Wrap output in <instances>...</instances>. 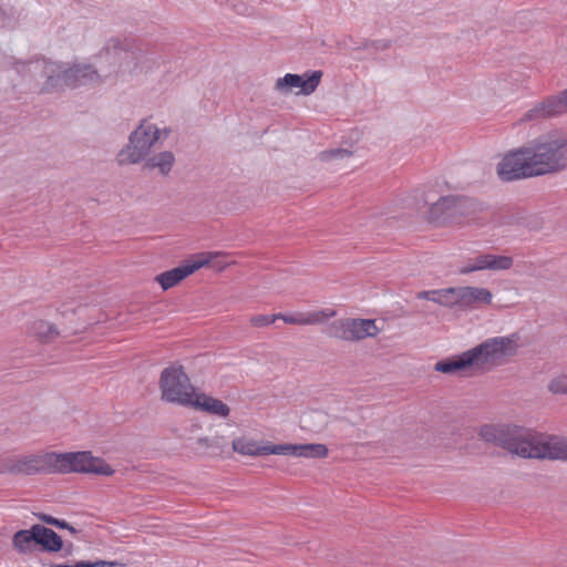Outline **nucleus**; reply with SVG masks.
Instances as JSON below:
<instances>
[{"label":"nucleus","instance_id":"nucleus-25","mask_svg":"<svg viewBox=\"0 0 567 567\" xmlns=\"http://www.w3.org/2000/svg\"><path fill=\"white\" fill-rule=\"evenodd\" d=\"M486 264L488 270H507L513 266V258L509 256L486 254Z\"/></svg>","mask_w":567,"mask_h":567},{"label":"nucleus","instance_id":"nucleus-15","mask_svg":"<svg viewBox=\"0 0 567 567\" xmlns=\"http://www.w3.org/2000/svg\"><path fill=\"white\" fill-rule=\"evenodd\" d=\"M233 450L236 453L247 456H260L275 454L279 455V444L268 442H258L248 437H237L233 440Z\"/></svg>","mask_w":567,"mask_h":567},{"label":"nucleus","instance_id":"nucleus-22","mask_svg":"<svg viewBox=\"0 0 567 567\" xmlns=\"http://www.w3.org/2000/svg\"><path fill=\"white\" fill-rule=\"evenodd\" d=\"M175 163V156L171 151H163L150 157L146 156L143 168L152 171L157 168L159 174L167 176Z\"/></svg>","mask_w":567,"mask_h":567},{"label":"nucleus","instance_id":"nucleus-18","mask_svg":"<svg viewBox=\"0 0 567 567\" xmlns=\"http://www.w3.org/2000/svg\"><path fill=\"white\" fill-rule=\"evenodd\" d=\"M457 298L460 307H477L478 305H489L492 302V292L481 287H457Z\"/></svg>","mask_w":567,"mask_h":567},{"label":"nucleus","instance_id":"nucleus-28","mask_svg":"<svg viewBox=\"0 0 567 567\" xmlns=\"http://www.w3.org/2000/svg\"><path fill=\"white\" fill-rule=\"evenodd\" d=\"M487 269V264H486V254H483V255H478L476 257H474L473 259L470 260V262L464 266L463 268H461V274H470V272H473V271H478V270H485Z\"/></svg>","mask_w":567,"mask_h":567},{"label":"nucleus","instance_id":"nucleus-1","mask_svg":"<svg viewBox=\"0 0 567 567\" xmlns=\"http://www.w3.org/2000/svg\"><path fill=\"white\" fill-rule=\"evenodd\" d=\"M567 169V128L555 127L509 151L497 164L503 182H513Z\"/></svg>","mask_w":567,"mask_h":567},{"label":"nucleus","instance_id":"nucleus-3","mask_svg":"<svg viewBox=\"0 0 567 567\" xmlns=\"http://www.w3.org/2000/svg\"><path fill=\"white\" fill-rule=\"evenodd\" d=\"M519 337L513 333L506 337L488 338L478 346L435 363L437 372L453 374L466 369L485 370L503 364L517 353Z\"/></svg>","mask_w":567,"mask_h":567},{"label":"nucleus","instance_id":"nucleus-21","mask_svg":"<svg viewBox=\"0 0 567 567\" xmlns=\"http://www.w3.org/2000/svg\"><path fill=\"white\" fill-rule=\"evenodd\" d=\"M37 545L41 550L48 553H58L63 548L62 537L53 529L40 524H35Z\"/></svg>","mask_w":567,"mask_h":567},{"label":"nucleus","instance_id":"nucleus-34","mask_svg":"<svg viewBox=\"0 0 567 567\" xmlns=\"http://www.w3.org/2000/svg\"><path fill=\"white\" fill-rule=\"evenodd\" d=\"M372 45H373L377 50L384 51V50H386L388 48H390L391 43H390V41H386V40H379V41H374V42L372 43Z\"/></svg>","mask_w":567,"mask_h":567},{"label":"nucleus","instance_id":"nucleus-35","mask_svg":"<svg viewBox=\"0 0 567 567\" xmlns=\"http://www.w3.org/2000/svg\"><path fill=\"white\" fill-rule=\"evenodd\" d=\"M312 417H323V415L321 413H318V412H312V413L306 414L303 416L302 421L305 423H307L309 421V419H312Z\"/></svg>","mask_w":567,"mask_h":567},{"label":"nucleus","instance_id":"nucleus-24","mask_svg":"<svg viewBox=\"0 0 567 567\" xmlns=\"http://www.w3.org/2000/svg\"><path fill=\"white\" fill-rule=\"evenodd\" d=\"M30 331L42 342H50L59 336L56 327L44 320L34 321L30 327Z\"/></svg>","mask_w":567,"mask_h":567},{"label":"nucleus","instance_id":"nucleus-4","mask_svg":"<svg viewBox=\"0 0 567 567\" xmlns=\"http://www.w3.org/2000/svg\"><path fill=\"white\" fill-rule=\"evenodd\" d=\"M17 71L23 75L44 79L41 93H52L64 87H76L100 81V75L92 64L49 61L37 59L18 63Z\"/></svg>","mask_w":567,"mask_h":567},{"label":"nucleus","instance_id":"nucleus-33","mask_svg":"<svg viewBox=\"0 0 567 567\" xmlns=\"http://www.w3.org/2000/svg\"><path fill=\"white\" fill-rule=\"evenodd\" d=\"M279 313L277 315H258L250 319V322L254 327H265L274 323L277 319H279Z\"/></svg>","mask_w":567,"mask_h":567},{"label":"nucleus","instance_id":"nucleus-30","mask_svg":"<svg viewBox=\"0 0 567 567\" xmlns=\"http://www.w3.org/2000/svg\"><path fill=\"white\" fill-rule=\"evenodd\" d=\"M548 390L553 394H567V374H560L550 380Z\"/></svg>","mask_w":567,"mask_h":567},{"label":"nucleus","instance_id":"nucleus-23","mask_svg":"<svg viewBox=\"0 0 567 567\" xmlns=\"http://www.w3.org/2000/svg\"><path fill=\"white\" fill-rule=\"evenodd\" d=\"M35 524L30 529H21L13 534L12 546L21 555H28L33 551L37 545Z\"/></svg>","mask_w":567,"mask_h":567},{"label":"nucleus","instance_id":"nucleus-11","mask_svg":"<svg viewBox=\"0 0 567 567\" xmlns=\"http://www.w3.org/2000/svg\"><path fill=\"white\" fill-rule=\"evenodd\" d=\"M567 113V89L536 102L518 118L517 124H539Z\"/></svg>","mask_w":567,"mask_h":567},{"label":"nucleus","instance_id":"nucleus-2","mask_svg":"<svg viewBox=\"0 0 567 567\" xmlns=\"http://www.w3.org/2000/svg\"><path fill=\"white\" fill-rule=\"evenodd\" d=\"M483 441L499 446L524 458L567 461V439L546 440L542 433L517 425H484L480 430Z\"/></svg>","mask_w":567,"mask_h":567},{"label":"nucleus","instance_id":"nucleus-20","mask_svg":"<svg viewBox=\"0 0 567 567\" xmlns=\"http://www.w3.org/2000/svg\"><path fill=\"white\" fill-rule=\"evenodd\" d=\"M279 319L284 320L288 324H318L326 321L328 318L333 317L336 311L333 310H320L313 312H298L295 315H282L279 313Z\"/></svg>","mask_w":567,"mask_h":567},{"label":"nucleus","instance_id":"nucleus-27","mask_svg":"<svg viewBox=\"0 0 567 567\" xmlns=\"http://www.w3.org/2000/svg\"><path fill=\"white\" fill-rule=\"evenodd\" d=\"M196 444L200 450H218L223 451L224 449V440L220 436L215 437H199L196 441Z\"/></svg>","mask_w":567,"mask_h":567},{"label":"nucleus","instance_id":"nucleus-7","mask_svg":"<svg viewBox=\"0 0 567 567\" xmlns=\"http://www.w3.org/2000/svg\"><path fill=\"white\" fill-rule=\"evenodd\" d=\"M52 472L111 476L114 470L104 460L94 457L91 452H52Z\"/></svg>","mask_w":567,"mask_h":567},{"label":"nucleus","instance_id":"nucleus-5","mask_svg":"<svg viewBox=\"0 0 567 567\" xmlns=\"http://www.w3.org/2000/svg\"><path fill=\"white\" fill-rule=\"evenodd\" d=\"M104 51L121 61L118 69L123 72H148L158 65V55L132 39L111 38Z\"/></svg>","mask_w":567,"mask_h":567},{"label":"nucleus","instance_id":"nucleus-13","mask_svg":"<svg viewBox=\"0 0 567 567\" xmlns=\"http://www.w3.org/2000/svg\"><path fill=\"white\" fill-rule=\"evenodd\" d=\"M322 71L317 70L307 72L303 75L287 73L276 81V90L280 92H290L292 89H299V94L310 95L319 86L322 79Z\"/></svg>","mask_w":567,"mask_h":567},{"label":"nucleus","instance_id":"nucleus-26","mask_svg":"<svg viewBox=\"0 0 567 567\" xmlns=\"http://www.w3.org/2000/svg\"><path fill=\"white\" fill-rule=\"evenodd\" d=\"M19 14L10 6H0V27L13 28L18 22Z\"/></svg>","mask_w":567,"mask_h":567},{"label":"nucleus","instance_id":"nucleus-29","mask_svg":"<svg viewBox=\"0 0 567 567\" xmlns=\"http://www.w3.org/2000/svg\"><path fill=\"white\" fill-rule=\"evenodd\" d=\"M115 567L120 566L117 561H107V560H96L94 563L91 561H79L74 565L69 564H51L50 567Z\"/></svg>","mask_w":567,"mask_h":567},{"label":"nucleus","instance_id":"nucleus-8","mask_svg":"<svg viewBox=\"0 0 567 567\" xmlns=\"http://www.w3.org/2000/svg\"><path fill=\"white\" fill-rule=\"evenodd\" d=\"M481 210L482 205L474 198L445 196L432 205L430 216L437 221L462 224Z\"/></svg>","mask_w":567,"mask_h":567},{"label":"nucleus","instance_id":"nucleus-10","mask_svg":"<svg viewBox=\"0 0 567 567\" xmlns=\"http://www.w3.org/2000/svg\"><path fill=\"white\" fill-rule=\"evenodd\" d=\"M52 472V452L0 457V474L37 475Z\"/></svg>","mask_w":567,"mask_h":567},{"label":"nucleus","instance_id":"nucleus-9","mask_svg":"<svg viewBox=\"0 0 567 567\" xmlns=\"http://www.w3.org/2000/svg\"><path fill=\"white\" fill-rule=\"evenodd\" d=\"M162 399L169 403L188 406L197 393L183 367L165 368L159 378Z\"/></svg>","mask_w":567,"mask_h":567},{"label":"nucleus","instance_id":"nucleus-6","mask_svg":"<svg viewBox=\"0 0 567 567\" xmlns=\"http://www.w3.org/2000/svg\"><path fill=\"white\" fill-rule=\"evenodd\" d=\"M169 133V128L161 130L151 120L143 118L131 132L127 144L118 152V165H132L144 161L155 143L167 138Z\"/></svg>","mask_w":567,"mask_h":567},{"label":"nucleus","instance_id":"nucleus-16","mask_svg":"<svg viewBox=\"0 0 567 567\" xmlns=\"http://www.w3.org/2000/svg\"><path fill=\"white\" fill-rule=\"evenodd\" d=\"M279 455H291L296 457L323 458L328 455L327 445L321 443L309 444H279Z\"/></svg>","mask_w":567,"mask_h":567},{"label":"nucleus","instance_id":"nucleus-14","mask_svg":"<svg viewBox=\"0 0 567 567\" xmlns=\"http://www.w3.org/2000/svg\"><path fill=\"white\" fill-rule=\"evenodd\" d=\"M210 262V256H202L199 259L193 261L192 264L182 265L174 269L164 271L156 276V281L163 288V290H168L185 279L187 276L192 275L199 268L207 266Z\"/></svg>","mask_w":567,"mask_h":567},{"label":"nucleus","instance_id":"nucleus-12","mask_svg":"<svg viewBox=\"0 0 567 567\" xmlns=\"http://www.w3.org/2000/svg\"><path fill=\"white\" fill-rule=\"evenodd\" d=\"M380 329L374 319H338L329 323L326 333L329 337L344 341H359L369 337H375Z\"/></svg>","mask_w":567,"mask_h":567},{"label":"nucleus","instance_id":"nucleus-17","mask_svg":"<svg viewBox=\"0 0 567 567\" xmlns=\"http://www.w3.org/2000/svg\"><path fill=\"white\" fill-rule=\"evenodd\" d=\"M188 406L219 417H227L230 413L226 403L203 392L196 393Z\"/></svg>","mask_w":567,"mask_h":567},{"label":"nucleus","instance_id":"nucleus-32","mask_svg":"<svg viewBox=\"0 0 567 567\" xmlns=\"http://www.w3.org/2000/svg\"><path fill=\"white\" fill-rule=\"evenodd\" d=\"M350 155H351V152L346 148H333V150L321 152L319 156H320L321 161H332L336 158L349 157Z\"/></svg>","mask_w":567,"mask_h":567},{"label":"nucleus","instance_id":"nucleus-36","mask_svg":"<svg viewBox=\"0 0 567 567\" xmlns=\"http://www.w3.org/2000/svg\"><path fill=\"white\" fill-rule=\"evenodd\" d=\"M72 549H73V545L72 544H68L66 547H65V554L66 555L71 554Z\"/></svg>","mask_w":567,"mask_h":567},{"label":"nucleus","instance_id":"nucleus-19","mask_svg":"<svg viewBox=\"0 0 567 567\" xmlns=\"http://www.w3.org/2000/svg\"><path fill=\"white\" fill-rule=\"evenodd\" d=\"M416 298L430 300L447 308L458 306L457 288L453 287L437 290H423L416 293Z\"/></svg>","mask_w":567,"mask_h":567},{"label":"nucleus","instance_id":"nucleus-31","mask_svg":"<svg viewBox=\"0 0 567 567\" xmlns=\"http://www.w3.org/2000/svg\"><path fill=\"white\" fill-rule=\"evenodd\" d=\"M38 517L43 523H45V524L53 525V526H55V527H58L60 529H68L72 534H76L78 533V530L72 525H70L68 522H65V520L55 518V517L50 516L48 514H40Z\"/></svg>","mask_w":567,"mask_h":567}]
</instances>
